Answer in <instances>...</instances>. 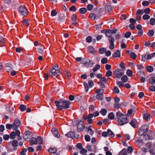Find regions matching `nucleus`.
Instances as JSON below:
<instances>
[{
    "label": "nucleus",
    "mask_w": 155,
    "mask_h": 155,
    "mask_svg": "<svg viewBox=\"0 0 155 155\" xmlns=\"http://www.w3.org/2000/svg\"><path fill=\"white\" fill-rule=\"evenodd\" d=\"M54 103L58 110H62V105L61 103V100H60V101H54Z\"/></svg>",
    "instance_id": "13"
},
{
    "label": "nucleus",
    "mask_w": 155,
    "mask_h": 155,
    "mask_svg": "<svg viewBox=\"0 0 155 155\" xmlns=\"http://www.w3.org/2000/svg\"><path fill=\"white\" fill-rule=\"evenodd\" d=\"M130 22L131 23L130 24L134 25L136 23V21L135 20L132 18H131L130 19Z\"/></svg>",
    "instance_id": "58"
},
{
    "label": "nucleus",
    "mask_w": 155,
    "mask_h": 155,
    "mask_svg": "<svg viewBox=\"0 0 155 155\" xmlns=\"http://www.w3.org/2000/svg\"><path fill=\"white\" fill-rule=\"evenodd\" d=\"M69 10L71 11L74 12L76 11L77 9L76 8L74 5H73L70 8Z\"/></svg>",
    "instance_id": "60"
},
{
    "label": "nucleus",
    "mask_w": 155,
    "mask_h": 155,
    "mask_svg": "<svg viewBox=\"0 0 155 155\" xmlns=\"http://www.w3.org/2000/svg\"><path fill=\"white\" fill-rule=\"evenodd\" d=\"M22 22L23 24L25 26H28L29 25V22L28 21L27 19H25L23 20Z\"/></svg>",
    "instance_id": "39"
},
{
    "label": "nucleus",
    "mask_w": 155,
    "mask_h": 155,
    "mask_svg": "<svg viewBox=\"0 0 155 155\" xmlns=\"http://www.w3.org/2000/svg\"><path fill=\"white\" fill-rule=\"evenodd\" d=\"M154 33V30H149L147 33V35L149 37H151L153 35Z\"/></svg>",
    "instance_id": "37"
},
{
    "label": "nucleus",
    "mask_w": 155,
    "mask_h": 155,
    "mask_svg": "<svg viewBox=\"0 0 155 155\" xmlns=\"http://www.w3.org/2000/svg\"><path fill=\"white\" fill-rule=\"evenodd\" d=\"M109 30H107L106 32V35L107 37H111L112 34L111 32Z\"/></svg>",
    "instance_id": "32"
},
{
    "label": "nucleus",
    "mask_w": 155,
    "mask_h": 155,
    "mask_svg": "<svg viewBox=\"0 0 155 155\" xmlns=\"http://www.w3.org/2000/svg\"><path fill=\"white\" fill-rule=\"evenodd\" d=\"M61 103L62 109L63 108L68 109L70 107V103L69 101H66L64 99H61Z\"/></svg>",
    "instance_id": "4"
},
{
    "label": "nucleus",
    "mask_w": 155,
    "mask_h": 155,
    "mask_svg": "<svg viewBox=\"0 0 155 155\" xmlns=\"http://www.w3.org/2000/svg\"><path fill=\"white\" fill-rule=\"evenodd\" d=\"M153 134V132L151 131L150 134V135H148V134H145L144 135V137L146 140H150L151 139V137H152V134Z\"/></svg>",
    "instance_id": "24"
},
{
    "label": "nucleus",
    "mask_w": 155,
    "mask_h": 155,
    "mask_svg": "<svg viewBox=\"0 0 155 155\" xmlns=\"http://www.w3.org/2000/svg\"><path fill=\"white\" fill-rule=\"evenodd\" d=\"M150 18V16L148 15H144L143 16V18L144 20L149 19Z\"/></svg>",
    "instance_id": "51"
},
{
    "label": "nucleus",
    "mask_w": 155,
    "mask_h": 155,
    "mask_svg": "<svg viewBox=\"0 0 155 155\" xmlns=\"http://www.w3.org/2000/svg\"><path fill=\"white\" fill-rule=\"evenodd\" d=\"M51 131L54 136L56 137L59 138L60 134H58V131L55 128H53L51 129Z\"/></svg>",
    "instance_id": "10"
},
{
    "label": "nucleus",
    "mask_w": 155,
    "mask_h": 155,
    "mask_svg": "<svg viewBox=\"0 0 155 155\" xmlns=\"http://www.w3.org/2000/svg\"><path fill=\"white\" fill-rule=\"evenodd\" d=\"M5 69L7 71L9 72L12 70V68L11 67L7 66L5 67Z\"/></svg>",
    "instance_id": "59"
},
{
    "label": "nucleus",
    "mask_w": 155,
    "mask_h": 155,
    "mask_svg": "<svg viewBox=\"0 0 155 155\" xmlns=\"http://www.w3.org/2000/svg\"><path fill=\"white\" fill-rule=\"evenodd\" d=\"M130 124L134 128H136L137 126V122L135 119L132 120L130 123Z\"/></svg>",
    "instance_id": "15"
},
{
    "label": "nucleus",
    "mask_w": 155,
    "mask_h": 155,
    "mask_svg": "<svg viewBox=\"0 0 155 155\" xmlns=\"http://www.w3.org/2000/svg\"><path fill=\"white\" fill-rule=\"evenodd\" d=\"M32 136L33 133L32 132L27 131L24 134L23 137L25 141H27L28 139L30 138Z\"/></svg>",
    "instance_id": "8"
},
{
    "label": "nucleus",
    "mask_w": 155,
    "mask_h": 155,
    "mask_svg": "<svg viewBox=\"0 0 155 155\" xmlns=\"http://www.w3.org/2000/svg\"><path fill=\"white\" fill-rule=\"evenodd\" d=\"M133 150V149L131 147H129L127 149V152L129 154H131Z\"/></svg>",
    "instance_id": "53"
},
{
    "label": "nucleus",
    "mask_w": 155,
    "mask_h": 155,
    "mask_svg": "<svg viewBox=\"0 0 155 155\" xmlns=\"http://www.w3.org/2000/svg\"><path fill=\"white\" fill-rule=\"evenodd\" d=\"M84 128V125L83 122L82 121H80L78 124L77 130L78 132H80L82 131Z\"/></svg>",
    "instance_id": "9"
},
{
    "label": "nucleus",
    "mask_w": 155,
    "mask_h": 155,
    "mask_svg": "<svg viewBox=\"0 0 155 155\" xmlns=\"http://www.w3.org/2000/svg\"><path fill=\"white\" fill-rule=\"evenodd\" d=\"M77 16L76 15L73 14L71 17V19L73 22L72 23L73 25L74 24V22L76 21Z\"/></svg>",
    "instance_id": "41"
},
{
    "label": "nucleus",
    "mask_w": 155,
    "mask_h": 155,
    "mask_svg": "<svg viewBox=\"0 0 155 155\" xmlns=\"http://www.w3.org/2000/svg\"><path fill=\"white\" fill-rule=\"evenodd\" d=\"M143 118L146 120H150V115L147 113H146L143 115Z\"/></svg>",
    "instance_id": "31"
},
{
    "label": "nucleus",
    "mask_w": 155,
    "mask_h": 155,
    "mask_svg": "<svg viewBox=\"0 0 155 155\" xmlns=\"http://www.w3.org/2000/svg\"><path fill=\"white\" fill-rule=\"evenodd\" d=\"M124 74V71L117 69L114 72V74L115 77L120 78L121 76Z\"/></svg>",
    "instance_id": "7"
},
{
    "label": "nucleus",
    "mask_w": 155,
    "mask_h": 155,
    "mask_svg": "<svg viewBox=\"0 0 155 155\" xmlns=\"http://www.w3.org/2000/svg\"><path fill=\"white\" fill-rule=\"evenodd\" d=\"M15 133L12 132L10 134V137L12 139H14L15 138Z\"/></svg>",
    "instance_id": "47"
},
{
    "label": "nucleus",
    "mask_w": 155,
    "mask_h": 155,
    "mask_svg": "<svg viewBox=\"0 0 155 155\" xmlns=\"http://www.w3.org/2000/svg\"><path fill=\"white\" fill-rule=\"evenodd\" d=\"M120 51L117 50L113 54V57L114 58L120 57Z\"/></svg>",
    "instance_id": "17"
},
{
    "label": "nucleus",
    "mask_w": 155,
    "mask_h": 155,
    "mask_svg": "<svg viewBox=\"0 0 155 155\" xmlns=\"http://www.w3.org/2000/svg\"><path fill=\"white\" fill-rule=\"evenodd\" d=\"M65 136L69 137L74 139L75 138V133L73 131H70L68 133L66 134Z\"/></svg>",
    "instance_id": "14"
},
{
    "label": "nucleus",
    "mask_w": 155,
    "mask_h": 155,
    "mask_svg": "<svg viewBox=\"0 0 155 155\" xmlns=\"http://www.w3.org/2000/svg\"><path fill=\"white\" fill-rule=\"evenodd\" d=\"M37 144H41L43 143V140L42 137L40 136L36 138Z\"/></svg>",
    "instance_id": "20"
},
{
    "label": "nucleus",
    "mask_w": 155,
    "mask_h": 155,
    "mask_svg": "<svg viewBox=\"0 0 155 155\" xmlns=\"http://www.w3.org/2000/svg\"><path fill=\"white\" fill-rule=\"evenodd\" d=\"M112 74V72L110 71H108L106 73V77H109L111 76Z\"/></svg>",
    "instance_id": "63"
},
{
    "label": "nucleus",
    "mask_w": 155,
    "mask_h": 155,
    "mask_svg": "<svg viewBox=\"0 0 155 155\" xmlns=\"http://www.w3.org/2000/svg\"><path fill=\"white\" fill-rule=\"evenodd\" d=\"M127 155V152L126 150V149H123L122 151H121L119 154V155Z\"/></svg>",
    "instance_id": "29"
},
{
    "label": "nucleus",
    "mask_w": 155,
    "mask_h": 155,
    "mask_svg": "<svg viewBox=\"0 0 155 155\" xmlns=\"http://www.w3.org/2000/svg\"><path fill=\"white\" fill-rule=\"evenodd\" d=\"M87 9L85 8H81L79 9V12L81 14H84L87 12Z\"/></svg>",
    "instance_id": "40"
},
{
    "label": "nucleus",
    "mask_w": 155,
    "mask_h": 155,
    "mask_svg": "<svg viewBox=\"0 0 155 155\" xmlns=\"http://www.w3.org/2000/svg\"><path fill=\"white\" fill-rule=\"evenodd\" d=\"M109 44L114 43V38L113 37H110L108 39Z\"/></svg>",
    "instance_id": "52"
},
{
    "label": "nucleus",
    "mask_w": 155,
    "mask_h": 155,
    "mask_svg": "<svg viewBox=\"0 0 155 155\" xmlns=\"http://www.w3.org/2000/svg\"><path fill=\"white\" fill-rule=\"evenodd\" d=\"M6 128L9 130H10L12 128L13 129H15L13 124H7L6 125Z\"/></svg>",
    "instance_id": "25"
},
{
    "label": "nucleus",
    "mask_w": 155,
    "mask_h": 155,
    "mask_svg": "<svg viewBox=\"0 0 155 155\" xmlns=\"http://www.w3.org/2000/svg\"><path fill=\"white\" fill-rule=\"evenodd\" d=\"M15 129H17V127L20 126L21 124L19 120L18 119H15L14 122V124H13Z\"/></svg>",
    "instance_id": "11"
},
{
    "label": "nucleus",
    "mask_w": 155,
    "mask_h": 155,
    "mask_svg": "<svg viewBox=\"0 0 155 155\" xmlns=\"http://www.w3.org/2000/svg\"><path fill=\"white\" fill-rule=\"evenodd\" d=\"M12 145L14 147H16L18 145V141L16 140H14L12 143Z\"/></svg>",
    "instance_id": "57"
},
{
    "label": "nucleus",
    "mask_w": 155,
    "mask_h": 155,
    "mask_svg": "<svg viewBox=\"0 0 155 155\" xmlns=\"http://www.w3.org/2000/svg\"><path fill=\"white\" fill-rule=\"evenodd\" d=\"M19 108L21 111H23L26 109V107L25 105L21 104L19 106Z\"/></svg>",
    "instance_id": "27"
},
{
    "label": "nucleus",
    "mask_w": 155,
    "mask_h": 155,
    "mask_svg": "<svg viewBox=\"0 0 155 155\" xmlns=\"http://www.w3.org/2000/svg\"><path fill=\"white\" fill-rule=\"evenodd\" d=\"M57 12L56 10H53L51 12V15L52 16H55L56 15Z\"/></svg>",
    "instance_id": "56"
},
{
    "label": "nucleus",
    "mask_w": 155,
    "mask_h": 155,
    "mask_svg": "<svg viewBox=\"0 0 155 155\" xmlns=\"http://www.w3.org/2000/svg\"><path fill=\"white\" fill-rule=\"evenodd\" d=\"M100 113L103 115L105 116L107 114V110L105 109H102L100 111Z\"/></svg>",
    "instance_id": "42"
},
{
    "label": "nucleus",
    "mask_w": 155,
    "mask_h": 155,
    "mask_svg": "<svg viewBox=\"0 0 155 155\" xmlns=\"http://www.w3.org/2000/svg\"><path fill=\"white\" fill-rule=\"evenodd\" d=\"M150 24L152 25H155V19L151 18L150 20Z\"/></svg>",
    "instance_id": "43"
},
{
    "label": "nucleus",
    "mask_w": 155,
    "mask_h": 155,
    "mask_svg": "<svg viewBox=\"0 0 155 155\" xmlns=\"http://www.w3.org/2000/svg\"><path fill=\"white\" fill-rule=\"evenodd\" d=\"M107 132L108 136H111L112 137L114 136V133L110 130L108 129Z\"/></svg>",
    "instance_id": "28"
},
{
    "label": "nucleus",
    "mask_w": 155,
    "mask_h": 155,
    "mask_svg": "<svg viewBox=\"0 0 155 155\" xmlns=\"http://www.w3.org/2000/svg\"><path fill=\"white\" fill-rule=\"evenodd\" d=\"M51 73L54 76L59 75L60 73V71L58 66L56 65H54L50 70L49 73Z\"/></svg>",
    "instance_id": "2"
},
{
    "label": "nucleus",
    "mask_w": 155,
    "mask_h": 155,
    "mask_svg": "<svg viewBox=\"0 0 155 155\" xmlns=\"http://www.w3.org/2000/svg\"><path fill=\"white\" fill-rule=\"evenodd\" d=\"M116 116L117 119V121L120 125H124L127 123L129 121V120L127 117L120 111L116 113Z\"/></svg>",
    "instance_id": "1"
},
{
    "label": "nucleus",
    "mask_w": 155,
    "mask_h": 155,
    "mask_svg": "<svg viewBox=\"0 0 155 155\" xmlns=\"http://www.w3.org/2000/svg\"><path fill=\"white\" fill-rule=\"evenodd\" d=\"M142 4L143 6H147L149 5V2L148 1H144L142 2Z\"/></svg>",
    "instance_id": "61"
},
{
    "label": "nucleus",
    "mask_w": 155,
    "mask_h": 155,
    "mask_svg": "<svg viewBox=\"0 0 155 155\" xmlns=\"http://www.w3.org/2000/svg\"><path fill=\"white\" fill-rule=\"evenodd\" d=\"M48 151L49 153H53L57 152V150L55 148L51 147L48 150Z\"/></svg>",
    "instance_id": "21"
},
{
    "label": "nucleus",
    "mask_w": 155,
    "mask_h": 155,
    "mask_svg": "<svg viewBox=\"0 0 155 155\" xmlns=\"http://www.w3.org/2000/svg\"><path fill=\"white\" fill-rule=\"evenodd\" d=\"M84 137L85 140L86 141H89L90 140L91 138L89 135H86Z\"/></svg>",
    "instance_id": "64"
},
{
    "label": "nucleus",
    "mask_w": 155,
    "mask_h": 155,
    "mask_svg": "<svg viewBox=\"0 0 155 155\" xmlns=\"http://www.w3.org/2000/svg\"><path fill=\"white\" fill-rule=\"evenodd\" d=\"M146 70L149 72H151L153 71V68L151 66H147L146 68Z\"/></svg>",
    "instance_id": "23"
},
{
    "label": "nucleus",
    "mask_w": 155,
    "mask_h": 155,
    "mask_svg": "<svg viewBox=\"0 0 155 155\" xmlns=\"http://www.w3.org/2000/svg\"><path fill=\"white\" fill-rule=\"evenodd\" d=\"M105 11L107 13L109 12L112 9V7L111 5L109 4H107L105 7Z\"/></svg>",
    "instance_id": "16"
},
{
    "label": "nucleus",
    "mask_w": 155,
    "mask_h": 155,
    "mask_svg": "<svg viewBox=\"0 0 155 155\" xmlns=\"http://www.w3.org/2000/svg\"><path fill=\"white\" fill-rule=\"evenodd\" d=\"M130 57L134 59H135L136 58L137 56L134 52L131 53L130 54Z\"/></svg>",
    "instance_id": "44"
},
{
    "label": "nucleus",
    "mask_w": 155,
    "mask_h": 155,
    "mask_svg": "<svg viewBox=\"0 0 155 155\" xmlns=\"http://www.w3.org/2000/svg\"><path fill=\"white\" fill-rule=\"evenodd\" d=\"M82 64L86 67H91L93 66V62L91 60L89 59H84L82 61Z\"/></svg>",
    "instance_id": "5"
},
{
    "label": "nucleus",
    "mask_w": 155,
    "mask_h": 155,
    "mask_svg": "<svg viewBox=\"0 0 155 155\" xmlns=\"http://www.w3.org/2000/svg\"><path fill=\"white\" fill-rule=\"evenodd\" d=\"M19 12L21 15L25 16L27 14L28 11L26 8L23 6H21L19 8Z\"/></svg>",
    "instance_id": "6"
},
{
    "label": "nucleus",
    "mask_w": 155,
    "mask_h": 155,
    "mask_svg": "<svg viewBox=\"0 0 155 155\" xmlns=\"http://www.w3.org/2000/svg\"><path fill=\"white\" fill-rule=\"evenodd\" d=\"M45 49L44 47L43 46H41L38 48L37 51L39 53H41L43 52Z\"/></svg>",
    "instance_id": "22"
},
{
    "label": "nucleus",
    "mask_w": 155,
    "mask_h": 155,
    "mask_svg": "<svg viewBox=\"0 0 155 155\" xmlns=\"http://www.w3.org/2000/svg\"><path fill=\"white\" fill-rule=\"evenodd\" d=\"M88 51L91 53L93 54L94 53V50L92 46H89L88 48Z\"/></svg>",
    "instance_id": "26"
},
{
    "label": "nucleus",
    "mask_w": 155,
    "mask_h": 155,
    "mask_svg": "<svg viewBox=\"0 0 155 155\" xmlns=\"http://www.w3.org/2000/svg\"><path fill=\"white\" fill-rule=\"evenodd\" d=\"M104 90L102 89H97L95 91L96 93H101L102 94L104 92Z\"/></svg>",
    "instance_id": "38"
},
{
    "label": "nucleus",
    "mask_w": 155,
    "mask_h": 155,
    "mask_svg": "<svg viewBox=\"0 0 155 155\" xmlns=\"http://www.w3.org/2000/svg\"><path fill=\"white\" fill-rule=\"evenodd\" d=\"M101 62L103 64H105L107 63V58H104L101 60Z\"/></svg>",
    "instance_id": "50"
},
{
    "label": "nucleus",
    "mask_w": 155,
    "mask_h": 155,
    "mask_svg": "<svg viewBox=\"0 0 155 155\" xmlns=\"http://www.w3.org/2000/svg\"><path fill=\"white\" fill-rule=\"evenodd\" d=\"M149 128L147 124H144L142 125L138 131V134L139 135L141 136L146 134Z\"/></svg>",
    "instance_id": "3"
},
{
    "label": "nucleus",
    "mask_w": 155,
    "mask_h": 155,
    "mask_svg": "<svg viewBox=\"0 0 155 155\" xmlns=\"http://www.w3.org/2000/svg\"><path fill=\"white\" fill-rule=\"evenodd\" d=\"M128 78L127 75H125L122 77L121 80L124 82H127L128 81Z\"/></svg>",
    "instance_id": "36"
},
{
    "label": "nucleus",
    "mask_w": 155,
    "mask_h": 155,
    "mask_svg": "<svg viewBox=\"0 0 155 155\" xmlns=\"http://www.w3.org/2000/svg\"><path fill=\"white\" fill-rule=\"evenodd\" d=\"M37 144L36 138L35 137H32L30 141V144L31 146H32L34 144L36 145Z\"/></svg>",
    "instance_id": "18"
},
{
    "label": "nucleus",
    "mask_w": 155,
    "mask_h": 155,
    "mask_svg": "<svg viewBox=\"0 0 155 155\" xmlns=\"http://www.w3.org/2000/svg\"><path fill=\"white\" fill-rule=\"evenodd\" d=\"M100 68V65L99 64L96 65L93 68V71L94 72H95L98 69H99Z\"/></svg>",
    "instance_id": "45"
},
{
    "label": "nucleus",
    "mask_w": 155,
    "mask_h": 155,
    "mask_svg": "<svg viewBox=\"0 0 155 155\" xmlns=\"http://www.w3.org/2000/svg\"><path fill=\"white\" fill-rule=\"evenodd\" d=\"M127 74L129 77L131 76L132 75V72L131 71L128 70L127 71Z\"/></svg>",
    "instance_id": "62"
},
{
    "label": "nucleus",
    "mask_w": 155,
    "mask_h": 155,
    "mask_svg": "<svg viewBox=\"0 0 155 155\" xmlns=\"http://www.w3.org/2000/svg\"><path fill=\"white\" fill-rule=\"evenodd\" d=\"M149 82L151 84L155 83V77H151L149 80Z\"/></svg>",
    "instance_id": "30"
},
{
    "label": "nucleus",
    "mask_w": 155,
    "mask_h": 155,
    "mask_svg": "<svg viewBox=\"0 0 155 155\" xmlns=\"http://www.w3.org/2000/svg\"><path fill=\"white\" fill-rule=\"evenodd\" d=\"M143 9H138L136 12V14L137 15H142L143 14Z\"/></svg>",
    "instance_id": "33"
},
{
    "label": "nucleus",
    "mask_w": 155,
    "mask_h": 155,
    "mask_svg": "<svg viewBox=\"0 0 155 155\" xmlns=\"http://www.w3.org/2000/svg\"><path fill=\"white\" fill-rule=\"evenodd\" d=\"M106 49L105 48H103L99 49V53L101 54H104L106 51Z\"/></svg>",
    "instance_id": "34"
},
{
    "label": "nucleus",
    "mask_w": 155,
    "mask_h": 155,
    "mask_svg": "<svg viewBox=\"0 0 155 155\" xmlns=\"http://www.w3.org/2000/svg\"><path fill=\"white\" fill-rule=\"evenodd\" d=\"M155 57V52L152 53L151 54H149L147 53L145 55V58L146 60H150Z\"/></svg>",
    "instance_id": "12"
},
{
    "label": "nucleus",
    "mask_w": 155,
    "mask_h": 155,
    "mask_svg": "<svg viewBox=\"0 0 155 155\" xmlns=\"http://www.w3.org/2000/svg\"><path fill=\"white\" fill-rule=\"evenodd\" d=\"M27 151V149L25 148L23 149L20 153V155H25V153Z\"/></svg>",
    "instance_id": "48"
},
{
    "label": "nucleus",
    "mask_w": 155,
    "mask_h": 155,
    "mask_svg": "<svg viewBox=\"0 0 155 155\" xmlns=\"http://www.w3.org/2000/svg\"><path fill=\"white\" fill-rule=\"evenodd\" d=\"M120 105L119 103H115L114 104V107L116 109H117L120 107Z\"/></svg>",
    "instance_id": "54"
},
{
    "label": "nucleus",
    "mask_w": 155,
    "mask_h": 155,
    "mask_svg": "<svg viewBox=\"0 0 155 155\" xmlns=\"http://www.w3.org/2000/svg\"><path fill=\"white\" fill-rule=\"evenodd\" d=\"M131 33L130 32H127L125 34L124 37L127 38H129L131 35Z\"/></svg>",
    "instance_id": "55"
},
{
    "label": "nucleus",
    "mask_w": 155,
    "mask_h": 155,
    "mask_svg": "<svg viewBox=\"0 0 155 155\" xmlns=\"http://www.w3.org/2000/svg\"><path fill=\"white\" fill-rule=\"evenodd\" d=\"M108 117L110 119L113 120L114 118V115L113 113H110L108 114Z\"/></svg>",
    "instance_id": "35"
},
{
    "label": "nucleus",
    "mask_w": 155,
    "mask_h": 155,
    "mask_svg": "<svg viewBox=\"0 0 155 155\" xmlns=\"http://www.w3.org/2000/svg\"><path fill=\"white\" fill-rule=\"evenodd\" d=\"M65 74L66 77L69 79L71 77V74L69 71H66L65 73Z\"/></svg>",
    "instance_id": "46"
},
{
    "label": "nucleus",
    "mask_w": 155,
    "mask_h": 155,
    "mask_svg": "<svg viewBox=\"0 0 155 155\" xmlns=\"http://www.w3.org/2000/svg\"><path fill=\"white\" fill-rule=\"evenodd\" d=\"M93 8V6L92 4H89L87 5V8L88 11L91 10Z\"/></svg>",
    "instance_id": "49"
},
{
    "label": "nucleus",
    "mask_w": 155,
    "mask_h": 155,
    "mask_svg": "<svg viewBox=\"0 0 155 155\" xmlns=\"http://www.w3.org/2000/svg\"><path fill=\"white\" fill-rule=\"evenodd\" d=\"M97 99L99 101H102L104 98L103 94L101 93H98L96 96Z\"/></svg>",
    "instance_id": "19"
}]
</instances>
